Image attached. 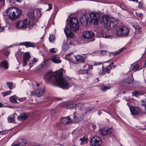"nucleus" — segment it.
Instances as JSON below:
<instances>
[{"label": "nucleus", "instance_id": "nucleus-1", "mask_svg": "<svg viewBox=\"0 0 146 146\" xmlns=\"http://www.w3.org/2000/svg\"><path fill=\"white\" fill-rule=\"evenodd\" d=\"M65 72L66 70L62 68L54 73L48 72L45 75L44 78L52 83H56L61 88L68 89L71 86L66 80L62 78L63 74Z\"/></svg>", "mask_w": 146, "mask_h": 146}, {"label": "nucleus", "instance_id": "nucleus-2", "mask_svg": "<svg viewBox=\"0 0 146 146\" xmlns=\"http://www.w3.org/2000/svg\"><path fill=\"white\" fill-rule=\"evenodd\" d=\"M102 25L104 26L107 29L111 30L115 27L117 24V21L112 19H110L107 15L102 17L100 19Z\"/></svg>", "mask_w": 146, "mask_h": 146}, {"label": "nucleus", "instance_id": "nucleus-3", "mask_svg": "<svg viewBox=\"0 0 146 146\" xmlns=\"http://www.w3.org/2000/svg\"><path fill=\"white\" fill-rule=\"evenodd\" d=\"M6 14L10 19L15 20L21 15V12L17 8L11 7L7 10Z\"/></svg>", "mask_w": 146, "mask_h": 146}, {"label": "nucleus", "instance_id": "nucleus-4", "mask_svg": "<svg viewBox=\"0 0 146 146\" xmlns=\"http://www.w3.org/2000/svg\"><path fill=\"white\" fill-rule=\"evenodd\" d=\"M129 32V29L125 26H120L116 30L115 36L123 37L128 35Z\"/></svg>", "mask_w": 146, "mask_h": 146}, {"label": "nucleus", "instance_id": "nucleus-5", "mask_svg": "<svg viewBox=\"0 0 146 146\" xmlns=\"http://www.w3.org/2000/svg\"><path fill=\"white\" fill-rule=\"evenodd\" d=\"M30 24L29 19H25L23 21H19L15 23V26L18 29H25L27 28Z\"/></svg>", "mask_w": 146, "mask_h": 146}, {"label": "nucleus", "instance_id": "nucleus-6", "mask_svg": "<svg viewBox=\"0 0 146 146\" xmlns=\"http://www.w3.org/2000/svg\"><path fill=\"white\" fill-rule=\"evenodd\" d=\"M89 15L91 22L94 24H96L99 22L100 19V15L98 13L92 12Z\"/></svg>", "mask_w": 146, "mask_h": 146}, {"label": "nucleus", "instance_id": "nucleus-7", "mask_svg": "<svg viewBox=\"0 0 146 146\" xmlns=\"http://www.w3.org/2000/svg\"><path fill=\"white\" fill-rule=\"evenodd\" d=\"M91 144L93 146H99L102 143V140L100 138L97 136L93 137L91 140Z\"/></svg>", "mask_w": 146, "mask_h": 146}, {"label": "nucleus", "instance_id": "nucleus-8", "mask_svg": "<svg viewBox=\"0 0 146 146\" xmlns=\"http://www.w3.org/2000/svg\"><path fill=\"white\" fill-rule=\"evenodd\" d=\"M72 115H70L68 116L62 117L60 118V121L61 123L64 125H68L72 123Z\"/></svg>", "mask_w": 146, "mask_h": 146}, {"label": "nucleus", "instance_id": "nucleus-9", "mask_svg": "<svg viewBox=\"0 0 146 146\" xmlns=\"http://www.w3.org/2000/svg\"><path fill=\"white\" fill-rule=\"evenodd\" d=\"M80 16V22L83 26H86L88 22H91L90 18L88 17L87 14H81Z\"/></svg>", "mask_w": 146, "mask_h": 146}, {"label": "nucleus", "instance_id": "nucleus-10", "mask_svg": "<svg viewBox=\"0 0 146 146\" xmlns=\"http://www.w3.org/2000/svg\"><path fill=\"white\" fill-rule=\"evenodd\" d=\"M112 132L111 128L108 129L104 128L101 129L100 131V133L102 136H105L110 135Z\"/></svg>", "mask_w": 146, "mask_h": 146}, {"label": "nucleus", "instance_id": "nucleus-11", "mask_svg": "<svg viewBox=\"0 0 146 146\" xmlns=\"http://www.w3.org/2000/svg\"><path fill=\"white\" fill-rule=\"evenodd\" d=\"M83 37L87 39H90L94 36V32L92 31H85L83 33Z\"/></svg>", "mask_w": 146, "mask_h": 146}, {"label": "nucleus", "instance_id": "nucleus-12", "mask_svg": "<svg viewBox=\"0 0 146 146\" xmlns=\"http://www.w3.org/2000/svg\"><path fill=\"white\" fill-rule=\"evenodd\" d=\"M113 62L110 63L109 66L106 67L105 68H104L103 66H102V71H100L99 74L101 75H104L106 73L108 72V71L110 70L112 68V66L113 64Z\"/></svg>", "mask_w": 146, "mask_h": 146}, {"label": "nucleus", "instance_id": "nucleus-13", "mask_svg": "<svg viewBox=\"0 0 146 146\" xmlns=\"http://www.w3.org/2000/svg\"><path fill=\"white\" fill-rule=\"evenodd\" d=\"M50 65L49 62L47 60H45L39 66V67L40 70H44L48 67Z\"/></svg>", "mask_w": 146, "mask_h": 146}, {"label": "nucleus", "instance_id": "nucleus-14", "mask_svg": "<svg viewBox=\"0 0 146 146\" xmlns=\"http://www.w3.org/2000/svg\"><path fill=\"white\" fill-rule=\"evenodd\" d=\"M31 56L30 53L28 52L25 53L23 55V66H25L27 64V63L30 58Z\"/></svg>", "mask_w": 146, "mask_h": 146}, {"label": "nucleus", "instance_id": "nucleus-15", "mask_svg": "<svg viewBox=\"0 0 146 146\" xmlns=\"http://www.w3.org/2000/svg\"><path fill=\"white\" fill-rule=\"evenodd\" d=\"M63 107L67 109H71L73 106V102L72 101H68L62 104Z\"/></svg>", "mask_w": 146, "mask_h": 146}, {"label": "nucleus", "instance_id": "nucleus-16", "mask_svg": "<svg viewBox=\"0 0 146 146\" xmlns=\"http://www.w3.org/2000/svg\"><path fill=\"white\" fill-rule=\"evenodd\" d=\"M79 25L78 19L74 17V32L76 33L79 30Z\"/></svg>", "mask_w": 146, "mask_h": 146}, {"label": "nucleus", "instance_id": "nucleus-17", "mask_svg": "<svg viewBox=\"0 0 146 146\" xmlns=\"http://www.w3.org/2000/svg\"><path fill=\"white\" fill-rule=\"evenodd\" d=\"M44 92V89L42 88L41 89L37 88L36 89L35 92V93L36 96L39 97L42 95Z\"/></svg>", "mask_w": 146, "mask_h": 146}, {"label": "nucleus", "instance_id": "nucleus-18", "mask_svg": "<svg viewBox=\"0 0 146 146\" xmlns=\"http://www.w3.org/2000/svg\"><path fill=\"white\" fill-rule=\"evenodd\" d=\"M0 66L5 70L8 69L9 68V64L7 60H5L2 61L0 63Z\"/></svg>", "mask_w": 146, "mask_h": 146}, {"label": "nucleus", "instance_id": "nucleus-19", "mask_svg": "<svg viewBox=\"0 0 146 146\" xmlns=\"http://www.w3.org/2000/svg\"><path fill=\"white\" fill-rule=\"evenodd\" d=\"M130 109L132 115H137L139 113V109L137 108L131 107L130 108Z\"/></svg>", "mask_w": 146, "mask_h": 146}, {"label": "nucleus", "instance_id": "nucleus-20", "mask_svg": "<svg viewBox=\"0 0 146 146\" xmlns=\"http://www.w3.org/2000/svg\"><path fill=\"white\" fill-rule=\"evenodd\" d=\"M27 15L31 19L33 20L35 19L34 11L33 10H29L27 13Z\"/></svg>", "mask_w": 146, "mask_h": 146}, {"label": "nucleus", "instance_id": "nucleus-21", "mask_svg": "<svg viewBox=\"0 0 146 146\" xmlns=\"http://www.w3.org/2000/svg\"><path fill=\"white\" fill-rule=\"evenodd\" d=\"M132 80L129 78H126L120 82V84L122 86H124L127 84L130 83Z\"/></svg>", "mask_w": 146, "mask_h": 146}, {"label": "nucleus", "instance_id": "nucleus-22", "mask_svg": "<svg viewBox=\"0 0 146 146\" xmlns=\"http://www.w3.org/2000/svg\"><path fill=\"white\" fill-rule=\"evenodd\" d=\"M70 16H69V18L67 19V25H69L71 28L72 29L73 27V23L72 22L73 20V17H70Z\"/></svg>", "mask_w": 146, "mask_h": 146}, {"label": "nucleus", "instance_id": "nucleus-23", "mask_svg": "<svg viewBox=\"0 0 146 146\" xmlns=\"http://www.w3.org/2000/svg\"><path fill=\"white\" fill-rule=\"evenodd\" d=\"M28 117V115L26 113H23L21 114L19 116H18L17 119L20 121H23L27 118Z\"/></svg>", "mask_w": 146, "mask_h": 146}, {"label": "nucleus", "instance_id": "nucleus-24", "mask_svg": "<svg viewBox=\"0 0 146 146\" xmlns=\"http://www.w3.org/2000/svg\"><path fill=\"white\" fill-rule=\"evenodd\" d=\"M69 29L68 28L66 27L64 29V32L66 35L71 38L73 37V34L70 29Z\"/></svg>", "mask_w": 146, "mask_h": 146}, {"label": "nucleus", "instance_id": "nucleus-25", "mask_svg": "<svg viewBox=\"0 0 146 146\" xmlns=\"http://www.w3.org/2000/svg\"><path fill=\"white\" fill-rule=\"evenodd\" d=\"M75 58L77 62L84 63V57L80 55H77L75 56Z\"/></svg>", "mask_w": 146, "mask_h": 146}, {"label": "nucleus", "instance_id": "nucleus-26", "mask_svg": "<svg viewBox=\"0 0 146 146\" xmlns=\"http://www.w3.org/2000/svg\"><path fill=\"white\" fill-rule=\"evenodd\" d=\"M51 60L53 62L55 63H60L61 62V60L59 57L56 56H53Z\"/></svg>", "mask_w": 146, "mask_h": 146}, {"label": "nucleus", "instance_id": "nucleus-27", "mask_svg": "<svg viewBox=\"0 0 146 146\" xmlns=\"http://www.w3.org/2000/svg\"><path fill=\"white\" fill-rule=\"evenodd\" d=\"M34 44V43L30 42H21L20 43L19 45H23L27 47H33V45Z\"/></svg>", "mask_w": 146, "mask_h": 146}, {"label": "nucleus", "instance_id": "nucleus-28", "mask_svg": "<svg viewBox=\"0 0 146 146\" xmlns=\"http://www.w3.org/2000/svg\"><path fill=\"white\" fill-rule=\"evenodd\" d=\"M16 115V113H15L9 116L8 118V122L11 123L15 121Z\"/></svg>", "mask_w": 146, "mask_h": 146}, {"label": "nucleus", "instance_id": "nucleus-29", "mask_svg": "<svg viewBox=\"0 0 146 146\" xmlns=\"http://www.w3.org/2000/svg\"><path fill=\"white\" fill-rule=\"evenodd\" d=\"M125 49V48H122L116 51H115L114 52H110V56L111 55H116L120 53H121L122 51H123Z\"/></svg>", "mask_w": 146, "mask_h": 146}, {"label": "nucleus", "instance_id": "nucleus-30", "mask_svg": "<svg viewBox=\"0 0 146 146\" xmlns=\"http://www.w3.org/2000/svg\"><path fill=\"white\" fill-rule=\"evenodd\" d=\"M17 99V97L15 95L12 96L9 98L10 101L14 103H17V101L16 100Z\"/></svg>", "mask_w": 146, "mask_h": 146}, {"label": "nucleus", "instance_id": "nucleus-31", "mask_svg": "<svg viewBox=\"0 0 146 146\" xmlns=\"http://www.w3.org/2000/svg\"><path fill=\"white\" fill-rule=\"evenodd\" d=\"M37 60L36 58H34L32 60H30L29 62V66L30 68L32 67L34 65L35 63L36 62Z\"/></svg>", "mask_w": 146, "mask_h": 146}, {"label": "nucleus", "instance_id": "nucleus-32", "mask_svg": "<svg viewBox=\"0 0 146 146\" xmlns=\"http://www.w3.org/2000/svg\"><path fill=\"white\" fill-rule=\"evenodd\" d=\"M141 69H142V68H140L139 65L138 64H136L134 66L132 70L133 72H135Z\"/></svg>", "mask_w": 146, "mask_h": 146}, {"label": "nucleus", "instance_id": "nucleus-33", "mask_svg": "<svg viewBox=\"0 0 146 146\" xmlns=\"http://www.w3.org/2000/svg\"><path fill=\"white\" fill-rule=\"evenodd\" d=\"M18 143L19 144L24 146L26 145V141L25 139H20L18 140Z\"/></svg>", "mask_w": 146, "mask_h": 146}, {"label": "nucleus", "instance_id": "nucleus-34", "mask_svg": "<svg viewBox=\"0 0 146 146\" xmlns=\"http://www.w3.org/2000/svg\"><path fill=\"white\" fill-rule=\"evenodd\" d=\"M59 138L61 140H64L66 138V136L64 133L62 132L59 136Z\"/></svg>", "mask_w": 146, "mask_h": 146}, {"label": "nucleus", "instance_id": "nucleus-35", "mask_svg": "<svg viewBox=\"0 0 146 146\" xmlns=\"http://www.w3.org/2000/svg\"><path fill=\"white\" fill-rule=\"evenodd\" d=\"M73 54V53L72 52H70L68 54H66L65 56V58H66V59L71 62H72V59H71L69 57H70L71 55Z\"/></svg>", "mask_w": 146, "mask_h": 146}, {"label": "nucleus", "instance_id": "nucleus-36", "mask_svg": "<svg viewBox=\"0 0 146 146\" xmlns=\"http://www.w3.org/2000/svg\"><path fill=\"white\" fill-rule=\"evenodd\" d=\"M6 84L7 85L9 89L10 90L12 89L13 88V83L12 82H7Z\"/></svg>", "mask_w": 146, "mask_h": 146}, {"label": "nucleus", "instance_id": "nucleus-37", "mask_svg": "<svg viewBox=\"0 0 146 146\" xmlns=\"http://www.w3.org/2000/svg\"><path fill=\"white\" fill-rule=\"evenodd\" d=\"M49 40L50 42H53L55 40V37L52 35H50L49 37Z\"/></svg>", "mask_w": 146, "mask_h": 146}, {"label": "nucleus", "instance_id": "nucleus-38", "mask_svg": "<svg viewBox=\"0 0 146 146\" xmlns=\"http://www.w3.org/2000/svg\"><path fill=\"white\" fill-rule=\"evenodd\" d=\"M87 140L88 139L84 137H83L82 138H80L79 140L80 144H82L83 143L86 142Z\"/></svg>", "mask_w": 146, "mask_h": 146}, {"label": "nucleus", "instance_id": "nucleus-39", "mask_svg": "<svg viewBox=\"0 0 146 146\" xmlns=\"http://www.w3.org/2000/svg\"><path fill=\"white\" fill-rule=\"evenodd\" d=\"M11 93V91L10 90H8L3 92H2L1 93V94L3 95V97H5L8 95H10Z\"/></svg>", "mask_w": 146, "mask_h": 146}, {"label": "nucleus", "instance_id": "nucleus-40", "mask_svg": "<svg viewBox=\"0 0 146 146\" xmlns=\"http://www.w3.org/2000/svg\"><path fill=\"white\" fill-rule=\"evenodd\" d=\"M141 104L142 106H144L145 110L146 111V99L141 101Z\"/></svg>", "mask_w": 146, "mask_h": 146}, {"label": "nucleus", "instance_id": "nucleus-41", "mask_svg": "<svg viewBox=\"0 0 146 146\" xmlns=\"http://www.w3.org/2000/svg\"><path fill=\"white\" fill-rule=\"evenodd\" d=\"M62 48L64 50H67L68 48V46L67 42H64L63 43Z\"/></svg>", "mask_w": 146, "mask_h": 146}, {"label": "nucleus", "instance_id": "nucleus-42", "mask_svg": "<svg viewBox=\"0 0 146 146\" xmlns=\"http://www.w3.org/2000/svg\"><path fill=\"white\" fill-rule=\"evenodd\" d=\"M119 6L120 7L124 10H127L128 9V8L127 7V6L124 4H121Z\"/></svg>", "mask_w": 146, "mask_h": 146}, {"label": "nucleus", "instance_id": "nucleus-43", "mask_svg": "<svg viewBox=\"0 0 146 146\" xmlns=\"http://www.w3.org/2000/svg\"><path fill=\"white\" fill-rule=\"evenodd\" d=\"M110 87L108 86H105L102 87L101 88V90L103 91H105L109 89Z\"/></svg>", "mask_w": 146, "mask_h": 146}, {"label": "nucleus", "instance_id": "nucleus-44", "mask_svg": "<svg viewBox=\"0 0 146 146\" xmlns=\"http://www.w3.org/2000/svg\"><path fill=\"white\" fill-rule=\"evenodd\" d=\"M57 50L55 48H53L50 50V52L52 53H55L57 51Z\"/></svg>", "mask_w": 146, "mask_h": 146}, {"label": "nucleus", "instance_id": "nucleus-45", "mask_svg": "<svg viewBox=\"0 0 146 146\" xmlns=\"http://www.w3.org/2000/svg\"><path fill=\"white\" fill-rule=\"evenodd\" d=\"M78 73L79 74H85V70H80L78 71Z\"/></svg>", "mask_w": 146, "mask_h": 146}, {"label": "nucleus", "instance_id": "nucleus-46", "mask_svg": "<svg viewBox=\"0 0 146 146\" xmlns=\"http://www.w3.org/2000/svg\"><path fill=\"white\" fill-rule=\"evenodd\" d=\"M106 50H102L101 51V52L100 53V55L101 56H104L106 55Z\"/></svg>", "mask_w": 146, "mask_h": 146}, {"label": "nucleus", "instance_id": "nucleus-47", "mask_svg": "<svg viewBox=\"0 0 146 146\" xmlns=\"http://www.w3.org/2000/svg\"><path fill=\"white\" fill-rule=\"evenodd\" d=\"M144 7V5L143 3L141 2H140L139 3V5H138V7L140 9H141L143 7Z\"/></svg>", "mask_w": 146, "mask_h": 146}, {"label": "nucleus", "instance_id": "nucleus-48", "mask_svg": "<svg viewBox=\"0 0 146 146\" xmlns=\"http://www.w3.org/2000/svg\"><path fill=\"white\" fill-rule=\"evenodd\" d=\"M85 73L88 75H90L92 74V72L90 70L88 69H85Z\"/></svg>", "mask_w": 146, "mask_h": 146}, {"label": "nucleus", "instance_id": "nucleus-49", "mask_svg": "<svg viewBox=\"0 0 146 146\" xmlns=\"http://www.w3.org/2000/svg\"><path fill=\"white\" fill-rule=\"evenodd\" d=\"M0 134L2 135H5L7 134V131L5 130H4L3 131H0Z\"/></svg>", "mask_w": 146, "mask_h": 146}, {"label": "nucleus", "instance_id": "nucleus-50", "mask_svg": "<svg viewBox=\"0 0 146 146\" xmlns=\"http://www.w3.org/2000/svg\"><path fill=\"white\" fill-rule=\"evenodd\" d=\"M61 126V124L60 123L58 122L56 124V126L58 128L60 127Z\"/></svg>", "mask_w": 146, "mask_h": 146}, {"label": "nucleus", "instance_id": "nucleus-51", "mask_svg": "<svg viewBox=\"0 0 146 146\" xmlns=\"http://www.w3.org/2000/svg\"><path fill=\"white\" fill-rule=\"evenodd\" d=\"M26 100V98H25V97L22 98H19V100L21 102H22L23 101H25Z\"/></svg>", "mask_w": 146, "mask_h": 146}, {"label": "nucleus", "instance_id": "nucleus-52", "mask_svg": "<svg viewBox=\"0 0 146 146\" xmlns=\"http://www.w3.org/2000/svg\"><path fill=\"white\" fill-rule=\"evenodd\" d=\"M88 67L87 69L90 70H92L93 69L92 65L88 64Z\"/></svg>", "mask_w": 146, "mask_h": 146}, {"label": "nucleus", "instance_id": "nucleus-53", "mask_svg": "<svg viewBox=\"0 0 146 146\" xmlns=\"http://www.w3.org/2000/svg\"><path fill=\"white\" fill-rule=\"evenodd\" d=\"M48 8L47 9V10H49L52 9V6L51 4H49L48 5Z\"/></svg>", "mask_w": 146, "mask_h": 146}, {"label": "nucleus", "instance_id": "nucleus-54", "mask_svg": "<svg viewBox=\"0 0 146 146\" xmlns=\"http://www.w3.org/2000/svg\"><path fill=\"white\" fill-rule=\"evenodd\" d=\"M55 113V111L54 110H52L51 111V114L52 116L54 115Z\"/></svg>", "mask_w": 146, "mask_h": 146}, {"label": "nucleus", "instance_id": "nucleus-55", "mask_svg": "<svg viewBox=\"0 0 146 146\" xmlns=\"http://www.w3.org/2000/svg\"><path fill=\"white\" fill-rule=\"evenodd\" d=\"M88 64H85L83 66V68H87V66Z\"/></svg>", "mask_w": 146, "mask_h": 146}, {"label": "nucleus", "instance_id": "nucleus-56", "mask_svg": "<svg viewBox=\"0 0 146 146\" xmlns=\"http://www.w3.org/2000/svg\"><path fill=\"white\" fill-rule=\"evenodd\" d=\"M101 64H102L101 63H95L93 64V65L94 66H96V65H99Z\"/></svg>", "mask_w": 146, "mask_h": 146}, {"label": "nucleus", "instance_id": "nucleus-57", "mask_svg": "<svg viewBox=\"0 0 146 146\" xmlns=\"http://www.w3.org/2000/svg\"><path fill=\"white\" fill-rule=\"evenodd\" d=\"M134 26V27L135 29H140V27L139 26H136V27L135 26Z\"/></svg>", "mask_w": 146, "mask_h": 146}, {"label": "nucleus", "instance_id": "nucleus-58", "mask_svg": "<svg viewBox=\"0 0 146 146\" xmlns=\"http://www.w3.org/2000/svg\"><path fill=\"white\" fill-rule=\"evenodd\" d=\"M138 94V93L136 91L134 92L133 93V95L134 96H137Z\"/></svg>", "mask_w": 146, "mask_h": 146}, {"label": "nucleus", "instance_id": "nucleus-59", "mask_svg": "<svg viewBox=\"0 0 146 146\" xmlns=\"http://www.w3.org/2000/svg\"><path fill=\"white\" fill-rule=\"evenodd\" d=\"M4 30V28L3 27H0V32H1Z\"/></svg>", "mask_w": 146, "mask_h": 146}, {"label": "nucleus", "instance_id": "nucleus-60", "mask_svg": "<svg viewBox=\"0 0 146 146\" xmlns=\"http://www.w3.org/2000/svg\"><path fill=\"white\" fill-rule=\"evenodd\" d=\"M3 106V104L1 102H0V108L2 107Z\"/></svg>", "mask_w": 146, "mask_h": 146}, {"label": "nucleus", "instance_id": "nucleus-61", "mask_svg": "<svg viewBox=\"0 0 146 146\" xmlns=\"http://www.w3.org/2000/svg\"><path fill=\"white\" fill-rule=\"evenodd\" d=\"M12 146H19L18 144H13Z\"/></svg>", "mask_w": 146, "mask_h": 146}, {"label": "nucleus", "instance_id": "nucleus-62", "mask_svg": "<svg viewBox=\"0 0 146 146\" xmlns=\"http://www.w3.org/2000/svg\"><path fill=\"white\" fill-rule=\"evenodd\" d=\"M16 1L19 2H21L22 1V0H16Z\"/></svg>", "mask_w": 146, "mask_h": 146}, {"label": "nucleus", "instance_id": "nucleus-63", "mask_svg": "<svg viewBox=\"0 0 146 146\" xmlns=\"http://www.w3.org/2000/svg\"><path fill=\"white\" fill-rule=\"evenodd\" d=\"M78 106V105H75V108L76 109L77 107Z\"/></svg>", "mask_w": 146, "mask_h": 146}, {"label": "nucleus", "instance_id": "nucleus-64", "mask_svg": "<svg viewBox=\"0 0 146 146\" xmlns=\"http://www.w3.org/2000/svg\"><path fill=\"white\" fill-rule=\"evenodd\" d=\"M103 37H105L106 38H108V36H103Z\"/></svg>", "mask_w": 146, "mask_h": 146}]
</instances>
